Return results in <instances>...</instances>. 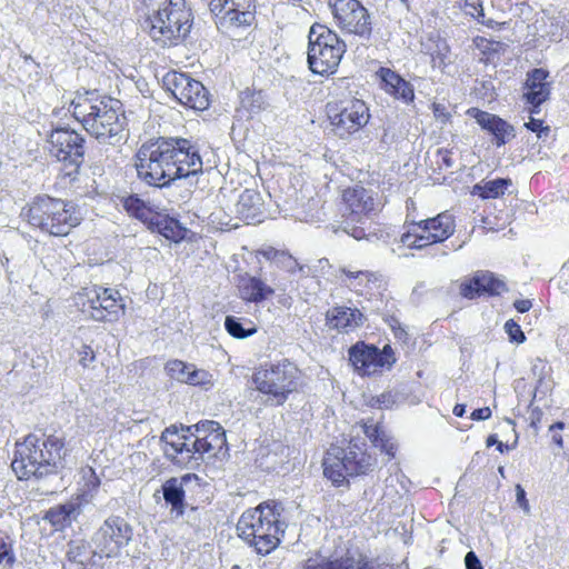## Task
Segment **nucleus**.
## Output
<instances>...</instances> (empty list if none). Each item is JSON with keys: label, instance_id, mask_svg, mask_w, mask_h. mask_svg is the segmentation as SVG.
Here are the masks:
<instances>
[{"label": "nucleus", "instance_id": "obj_1", "mask_svg": "<svg viewBox=\"0 0 569 569\" xmlns=\"http://www.w3.org/2000/svg\"><path fill=\"white\" fill-rule=\"evenodd\" d=\"M138 178L151 187L166 188L176 180L202 173L203 162L199 148L189 139H150L134 156Z\"/></svg>", "mask_w": 569, "mask_h": 569}, {"label": "nucleus", "instance_id": "obj_2", "mask_svg": "<svg viewBox=\"0 0 569 569\" xmlns=\"http://www.w3.org/2000/svg\"><path fill=\"white\" fill-rule=\"evenodd\" d=\"M142 27L162 48L182 43L190 33L193 14L186 0H139Z\"/></svg>", "mask_w": 569, "mask_h": 569}, {"label": "nucleus", "instance_id": "obj_3", "mask_svg": "<svg viewBox=\"0 0 569 569\" xmlns=\"http://www.w3.org/2000/svg\"><path fill=\"white\" fill-rule=\"evenodd\" d=\"M71 108L73 117L100 143L116 146L126 140V117L119 113V100L86 92L72 100Z\"/></svg>", "mask_w": 569, "mask_h": 569}, {"label": "nucleus", "instance_id": "obj_4", "mask_svg": "<svg viewBox=\"0 0 569 569\" xmlns=\"http://www.w3.org/2000/svg\"><path fill=\"white\" fill-rule=\"evenodd\" d=\"M63 446L59 437L30 433L17 443L12 470L19 479L57 473L62 468Z\"/></svg>", "mask_w": 569, "mask_h": 569}, {"label": "nucleus", "instance_id": "obj_5", "mask_svg": "<svg viewBox=\"0 0 569 569\" xmlns=\"http://www.w3.org/2000/svg\"><path fill=\"white\" fill-rule=\"evenodd\" d=\"M283 507L270 500L244 511L238 520V536L259 555H268L280 543L286 523L281 521Z\"/></svg>", "mask_w": 569, "mask_h": 569}, {"label": "nucleus", "instance_id": "obj_6", "mask_svg": "<svg viewBox=\"0 0 569 569\" xmlns=\"http://www.w3.org/2000/svg\"><path fill=\"white\" fill-rule=\"evenodd\" d=\"M299 378L298 368L287 359L260 367L252 375L254 389L267 396L269 406H282L289 396L297 390Z\"/></svg>", "mask_w": 569, "mask_h": 569}, {"label": "nucleus", "instance_id": "obj_7", "mask_svg": "<svg viewBox=\"0 0 569 569\" xmlns=\"http://www.w3.org/2000/svg\"><path fill=\"white\" fill-rule=\"evenodd\" d=\"M72 209L60 199L40 197L30 204L27 218L31 226L51 236L62 237L80 222Z\"/></svg>", "mask_w": 569, "mask_h": 569}, {"label": "nucleus", "instance_id": "obj_8", "mask_svg": "<svg viewBox=\"0 0 569 569\" xmlns=\"http://www.w3.org/2000/svg\"><path fill=\"white\" fill-rule=\"evenodd\" d=\"M308 63L313 73H333L346 52V43L336 32L322 24H313L309 31Z\"/></svg>", "mask_w": 569, "mask_h": 569}, {"label": "nucleus", "instance_id": "obj_9", "mask_svg": "<svg viewBox=\"0 0 569 569\" xmlns=\"http://www.w3.org/2000/svg\"><path fill=\"white\" fill-rule=\"evenodd\" d=\"M375 460L357 445L348 448L331 446L323 458V475L336 486H342L348 477L367 473Z\"/></svg>", "mask_w": 569, "mask_h": 569}, {"label": "nucleus", "instance_id": "obj_10", "mask_svg": "<svg viewBox=\"0 0 569 569\" xmlns=\"http://www.w3.org/2000/svg\"><path fill=\"white\" fill-rule=\"evenodd\" d=\"M342 200L345 220L341 230L356 240L367 238L363 224L366 219L376 211L378 204L372 191L362 186L350 187L343 190Z\"/></svg>", "mask_w": 569, "mask_h": 569}, {"label": "nucleus", "instance_id": "obj_11", "mask_svg": "<svg viewBox=\"0 0 569 569\" xmlns=\"http://www.w3.org/2000/svg\"><path fill=\"white\" fill-rule=\"evenodd\" d=\"M131 539V526L123 518L111 516L94 532L92 543L100 557H116Z\"/></svg>", "mask_w": 569, "mask_h": 569}, {"label": "nucleus", "instance_id": "obj_12", "mask_svg": "<svg viewBox=\"0 0 569 569\" xmlns=\"http://www.w3.org/2000/svg\"><path fill=\"white\" fill-rule=\"evenodd\" d=\"M338 26L348 33L369 39L372 27L368 10L358 0H328Z\"/></svg>", "mask_w": 569, "mask_h": 569}, {"label": "nucleus", "instance_id": "obj_13", "mask_svg": "<svg viewBox=\"0 0 569 569\" xmlns=\"http://www.w3.org/2000/svg\"><path fill=\"white\" fill-rule=\"evenodd\" d=\"M164 86L184 107L206 110L209 104V92L204 86L187 73L172 71L166 74Z\"/></svg>", "mask_w": 569, "mask_h": 569}, {"label": "nucleus", "instance_id": "obj_14", "mask_svg": "<svg viewBox=\"0 0 569 569\" xmlns=\"http://www.w3.org/2000/svg\"><path fill=\"white\" fill-rule=\"evenodd\" d=\"M349 360L359 375L370 376L383 368L390 369L396 357L389 345L379 349L373 345L357 342L349 349Z\"/></svg>", "mask_w": 569, "mask_h": 569}, {"label": "nucleus", "instance_id": "obj_15", "mask_svg": "<svg viewBox=\"0 0 569 569\" xmlns=\"http://www.w3.org/2000/svg\"><path fill=\"white\" fill-rule=\"evenodd\" d=\"M328 117L335 133L343 139L368 122L369 109L363 101L351 100L341 108L328 104Z\"/></svg>", "mask_w": 569, "mask_h": 569}, {"label": "nucleus", "instance_id": "obj_16", "mask_svg": "<svg viewBox=\"0 0 569 569\" xmlns=\"http://www.w3.org/2000/svg\"><path fill=\"white\" fill-rule=\"evenodd\" d=\"M50 152L59 160L68 162L77 171L83 162L84 139L74 130L56 128L49 136Z\"/></svg>", "mask_w": 569, "mask_h": 569}, {"label": "nucleus", "instance_id": "obj_17", "mask_svg": "<svg viewBox=\"0 0 569 569\" xmlns=\"http://www.w3.org/2000/svg\"><path fill=\"white\" fill-rule=\"evenodd\" d=\"M90 317L96 321H117L124 313L119 292L111 288L94 287L87 292Z\"/></svg>", "mask_w": 569, "mask_h": 569}, {"label": "nucleus", "instance_id": "obj_18", "mask_svg": "<svg viewBox=\"0 0 569 569\" xmlns=\"http://www.w3.org/2000/svg\"><path fill=\"white\" fill-rule=\"evenodd\" d=\"M160 441L163 443L164 457L169 461L180 468H191V460L188 458L192 441L190 433L172 425L162 431Z\"/></svg>", "mask_w": 569, "mask_h": 569}, {"label": "nucleus", "instance_id": "obj_19", "mask_svg": "<svg viewBox=\"0 0 569 569\" xmlns=\"http://www.w3.org/2000/svg\"><path fill=\"white\" fill-rule=\"evenodd\" d=\"M164 370L171 379L180 383L194 387H210L213 383V377L210 372L179 359L169 360Z\"/></svg>", "mask_w": 569, "mask_h": 569}, {"label": "nucleus", "instance_id": "obj_20", "mask_svg": "<svg viewBox=\"0 0 569 569\" xmlns=\"http://www.w3.org/2000/svg\"><path fill=\"white\" fill-rule=\"evenodd\" d=\"M418 228L422 234L420 239H425L427 246L443 242L455 232V219L447 212L439 213L433 218H428L418 222Z\"/></svg>", "mask_w": 569, "mask_h": 569}, {"label": "nucleus", "instance_id": "obj_21", "mask_svg": "<svg viewBox=\"0 0 569 569\" xmlns=\"http://www.w3.org/2000/svg\"><path fill=\"white\" fill-rule=\"evenodd\" d=\"M222 450H227L226 433L192 439L190 442V453L188 456L191 460L190 469L199 467L201 461L206 458L211 459L218 457Z\"/></svg>", "mask_w": 569, "mask_h": 569}, {"label": "nucleus", "instance_id": "obj_22", "mask_svg": "<svg viewBox=\"0 0 569 569\" xmlns=\"http://www.w3.org/2000/svg\"><path fill=\"white\" fill-rule=\"evenodd\" d=\"M237 217L248 224L259 223L264 218V202L261 193L254 189L243 190L234 204Z\"/></svg>", "mask_w": 569, "mask_h": 569}, {"label": "nucleus", "instance_id": "obj_23", "mask_svg": "<svg viewBox=\"0 0 569 569\" xmlns=\"http://www.w3.org/2000/svg\"><path fill=\"white\" fill-rule=\"evenodd\" d=\"M468 113L476 119L483 130L495 137L498 147L506 144L516 136L513 127L496 114L475 108L468 110Z\"/></svg>", "mask_w": 569, "mask_h": 569}, {"label": "nucleus", "instance_id": "obj_24", "mask_svg": "<svg viewBox=\"0 0 569 569\" xmlns=\"http://www.w3.org/2000/svg\"><path fill=\"white\" fill-rule=\"evenodd\" d=\"M548 78L549 71L542 68H536L527 74V92L523 93V98L533 107L531 113L537 112L536 109L549 99L551 82Z\"/></svg>", "mask_w": 569, "mask_h": 569}, {"label": "nucleus", "instance_id": "obj_25", "mask_svg": "<svg viewBox=\"0 0 569 569\" xmlns=\"http://www.w3.org/2000/svg\"><path fill=\"white\" fill-rule=\"evenodd\" d=\"M253 0H228L223 11L216 16L219 24L222 28L250 26L253 20L251 12Z\"/></svg>", "mask_w": 569, "mask_h": 569}, {"label": "nucleus", "instance_id": "obj_26", "mask_svg": "<svg viewBox=\"0 0 569 569\" xmlns=\"http://www.w3.org/2000/svg\"><path fill=\"white\" fill-rule=\"evenodd\" d=\"M81 512V502L79 498H76L50 508L44 513L43 520L48 521L56 530H63L77 521Z\"/></svg>", "mask_w": 569, "mask_h": 569}, {"label": "nucleus", "instance_id": "obj_27", "mask_svg": "<svg viewBox=\"0 0 569 569\" xmlns=\"http://www.w3.org/2000/svg\"><path fill=\"white\" fill-rule=\"evenodd\" d=\"M377 73L383 82V89L387 93L397 99H402L406 103L413 101L415 92L410 82L389 68H380Z\"/></svg>", "mask_w": 569, "mask_h": 569}, {"label": "nucleus", "instance_id": "obj_28", "mask_svg": "<svg viewBox=\"0 0 569 569\" xmlns=\"http://www.w3.org/2000/svg\"><path fill=\"white\" fill-rule=\"evenodd\" d=\"M327 323L330 328L349 332L362 325L363 315L349 307H335L327 311Z\"/></svg>", "mask_w": 569, "mask_h": 569}, {"label": "nucleus", "instance_id": "obj_29", "mask_svg": "<svg viewBox=\"0 0 569 569\" xmlns=\"http://www.w3.org/2000/svg\"><path fill=\"white\" fill-rule=\"evenodd\" d=\"M321 569H370V566L366 555L348 549L340 558L321 560Z\"/></svg>", "mask_w": 569, "mask_h": 569}, {"label": "nucleus", "instance_id": "obj_30", "mask_svg": "<svg viewBox=\"0 0 569 569\" xmlns=\"http://www.w3.org/2000/svg\"><path fill=\"white\" fill-rule=\"evenodd\" d=\"M163 499L171 506L170 513L176 518L184 515V490L181 488V481L172 477L162 485Z\"/></svg>", "mask_w": 569, "mask_h": 569}, {"label": "nucleus", "instance_id": "obj_31", "mask_svg": "<svg viewBox=\"0 0 569 569\" xmlns=\"http://www.w3.org/2000/svg\"><path fill=\"white\" fill-rule=\"evenodd\" d=\"M240 296L243 300L260 302L273 295V289L257 277L243 278L239 286Z\"/></svg>", "mask_w": 569, "mask_h": 569}, {"label": "nucleus", "instance_id": "obj_32", "mask_svg": "<svg viewBox=\"0 0 569 569\" xmlns=\"http://www.w3.org/2000/svg\"><path fill=\"white\" fill-rule=\"evenodd\" d=\"M152 223L156 226L158 232L167 239L179 241L184 237L186 229L174 218L159 216Z\"/></svg>", "mask_w": 569, "mask_h": 569}, {"label": "nucleus", "instance_id": "obj_33", "mask_svg": "<svg viewBox=\"0 0 569 569\" xmlns=\"http://www.w3.org/2000/svg\"><path fill=\"white\" fill-rule=\"evenodd\" d=\"M510 184L511 181L509 179L498 178L487 181L483 184H475L472 188V194H477L482 199H496L502 196Z\"/></svg>", "mask_w": 569, "mask_h": 569}, {"label": "nucleus", "instance_id": "obj_34", "mask_svg": "<svg viewBox=\"0 0 569 569\" xmlns=\"http://www.w3.org/2000/svg\"><path fill=\"white\" fill-rule=\"evenodd\" d=\"M96 555V548L91 550L84 540H72L68 543L67 557L72 562L86 565Z\"/></svg>", "mask_w": 569, "mask_h": 569}, {"label": "nucleus", "instance_id": "obj_35", "mask_svg": "<svg viewBox=\"0 0 569 569\" xmlns=\"http://www.w3.org/2000/svg\"><path fill=\"white\" fill-rule=\"evenodd\" d=\"M182 431L190 433L191 439L200 437H210L212 435H223L224 430L219 422L213 420H203L193 426H181Z\"/></svg>", "mask_w": 569, "mask_h": 569}, {"label": "nucleus", "instance_id": "obj_36", "mask_svg": "<svg viewBox=\"0 0 569 569\" xmlns=\"http://www.w3.org/2000/svg\"><path fill=\"white\" fill-rule=\"evenodd\" d=\"M476 286L480 293L499 295L506 290V284L500 279L496 278L491 272L480 271L476 273Z\"/></svg>", "mask_w": 569, "mask_h": 569}, {"label": "nucleus", "instance_id": "obj_37", "mask_svg": "<svg viewBox=\"0 0 569 569\" xmlns=\"http://www.w3.org/2000/svg\"><path fill=\"white\" fill-rule=\"evenodd\" d=\"M123 209L132 217L147 221L150 216V210L147 204L138 198V196L132 194L122 199Z\"/></svg>", "mask_w": 569, "mask_h": 569}, {"label": "nucleus", "instance_id": "obj_38", "mask_svg": "<svg viewBox=\"0 0 569 569\" xmlns=\"http://www.w3.org/2000/svg\"><path fill=\"white\" fill-rule=\"evenodd\" d=\"M249 327H244L239 318L233 316H227L224 320V328L228 333L237 339H244L257 332V328L251 325Z\"/></svg>", "mask_w": 569, "mask_h": 569}, {"label": "nucleus", "instance_id": "obj_39", "mask_svg": "<svg viewBox=\"0 0 569 569\" xmlns=\"http://www.w3.org/2000/svg\"><path fill=\"white\" fill-rule=\"evenodd\" d=\"M422 231L418 228V222H412L411 228L401 236L400 242L407 246L408 248L422 249L427 247L426 240L420 239Z\"/></svg>", "mask_w": 569, "mask_h": 569}, {"label": "nucleus", "instance_id": "obj_40", "mask_svg": "<svg viewBox=\"0 0 569 569\" xmlns=\"http://www.w3.org/2000/svg\"><path fill=\"white\" fill-rule=\"evenodd\" d=\"M241 103L244 108H247L251 113H257L260 110L266 108L264 96L261 91L242 92Z\"/></svg>", "mask_w": 569, "mask_h": 569}, {"label": "nucleus", "instance_id": "obj_41", "mask_svg": "<svg viewBox=\"0 0 569 569\" xmlns=\"http://www.w3.org/2000/svg\"><path fill=\"white\" fill-rule=\"evenodd\" d=\"M17 561L13 548L3 538L0 537V565L11 569Z\"/></svg>", "mask_w": 569, "mask_h": 569}, {"label": "nucleus", "instance_id": "obj_42", "mask_svg": "<svg viewBox=\"0 0 569 569\" xmlns=\"http://www.w3.org/2000/svg\"><path fill=\"white\" fill-rule=\"evenodd\" d=\"M505 330L509 336L510 341L522 343L526 340L525 333L522 332L520 326L513 320H508L505 323Z\"/></svg>", "mask_w": 569, "mask_h": 569}, {"label": "nucleus", "instance_id": "obj_43", "mask_svg": "<svg viewBox=\"0 0 569 569\" xmlns=\"http://www.w3.org/2000/svg\"><path fill=\"white\" fill-rule=\"evenodd\" d=\"M476 274L472 279L465 281L460 284V295L468 299H473L475 297L481 295L480 290H478V286H476Z\"/></svg>", "mask_w": 569, "mask_h": 569}, {"label": "nucleus", "instance_id": "obj_44", "mask_svg": "<svg viewBox=\"0 0 569 569\" xmlns=\"http://www.w3.org/2000/svg\"><path fill=\"white\" fill-rule=\"evenodd\" d=\"M339 271L347 276L349 279H355V280H359V284L362 283L363 280H366L367 282H369L371 280V278L373 277V274L369 271H362V270H351L347 267H341L339 269Z\"/></svg>", "mask_w": 569, "mask_h": 569}, {"label": "nucleus", "instance_id": "obj_45", "mask_svg": "<svg viewBox=\"0 0 569 569\" xmlns=\"http://www.w3.org/2000/svg\"><path fill=\"white\" fill-rule=\"evenodd\" d=\"M264 256L268 258V259H279V261H282L283 264L290 270L292 271L293 268L297 266V262L296 260L292 259L291 256H287L284 252H278V251H274L273 249H270L268 251L264 252Z\"/></svg>", "mask_w": 569, "mask_h": 569}, {"label": "nucleus", "instance_id": "obj_46", "mask_svg": "<svg viewBox=\"0 0 569 569\" xmlns=\"http://www.w3.org/2000/svg\"><path fill=\"white\" fill-rule=\"evenodd\" d=\"M363 432L375 443V446H378V442L382 441L383 433L378 426L365 423Z\"/></svg>", "mask_w": 569, "mask_h": 569}, {"label": "nucleus", "instance_id": "obj_47", "mask_svg": "<svg viewBox=\"0 0 569 569\" xmlns=\"http://www.w3.org/2000/svg\"><path fill=\"white\" fill-rule=\"evenodd\" d=\"M432 112L435 118L441 123H447L450 120V112L448 111L447 107L442 103L435 102L432 104Z\"/></svg>", "mask_w": 569, "mask_h": 569}, {"label": "nucleus", "instance_id": "obj_48", "mask_svg": "<svg viewBox=\"0 0 569 569\" xmlns=\"http://www.w3.org/2000/svg\"><path fill=\"white\" fill-rule=\"evenodd\" d=\"M187 515V522L196 528L201 527L200 519V510L198 507H191L189 510L184 511Z\"/></svg>", "mask_w": 569, "mask_h": 569}, {"label": "nucleus", "instance_id": "obj_49", "mask_svg": "<svg viewBox=\"0 0 569 569\" xmlns=\"http://www.w3.org/2000/svg\"><path fill=\"white\" fill-rule=\"evenodd\" d=\"M201 1L207 4V7L209 8L210 12L213 16H219L221 13V11H223V8H224L226 3L228 2V0H201Z\"/></svg>", "mask_w": 569, "mask_h": 569}, {"label": "nucleus", "instance_id": "obj_50", "mask_svg": "<svg viewBox=\"0 0 569 569\" xmlns=\"http://www.w3.org/2000/svg\"><path fill=\"white\" fill-rule=\"evenodd\" d=\"M466 569H483L481 561L473 551L467 552L465 556Z\"/></svg>", "mask_w": 569, "mask_h": 569}, {"label": "nucleus", "instance_id": "obj_51", "mask_svg": "<svg viewBox=\"0 0 569 569\" xmlns=\"http://www.w3.org/2000/svg\"><path fill=\"white\" fill-rule=\"evenodd\" d=\"M94 359H96V356H94V352L91 349V347L83 346L80 351V360H79L80 363L83 367H87V366H89L90 362L94 361Z\"/></svg>", "mask_w": 569, "mask_h": 569}, {"label": "nucleus", "instance_id": "obj_52", "mask_svg": "<svg viewBox=\"0 0 569 569\" xmlns=\"http://www.w3.org/2000/svg\"><path fill=\"white\" fill-rule=\"evenodd\" d=\"M525 126L529 130H531L533 132H537L538 137H541V132L542 131H546V132L549 131L548 128H542V121L541 120H538V119H535V118H530V120Z\"/></svg>", "mask_w": 569, "mask_h": 569}, {"label": "nucleus", "instance_id": "obj_53", "mask_svg": "<svg viewBox=\"0 0 569 569\" xmlns=\"http://www.w3.org/2000/svg\"><path fill=\"white\" fill-rule=\"evenodd\" d=\"M491 417V410L489 407L479 408L472 411L471 419L472 420H487Z\"/></svg>", "mask_w": 569, "mask_h": 569}, {"label": "nucleus", "instance_id": "obj_54", "mask_svg": "<svg viewBox=\"0 0 569 569\" xmlns=\"http://www.w3.org/2000/svg\"><path fill=\"white\" fill-rule=\"evenodd\" d=\"M516 490H517V502L520 505V507H522L526 511H528L529 507H528V501L526 499L525 490L519 485L517 486Z\"/></svg>", "mask_w": 569, "mask_h": 569}, {"label": "nucleus", "instance_id": "obj_55", "mask_svg": "<svg viewBox=\"0 0 569 569\" xmlns=\"http://www.w3.org/2000/svg\"><path fill=\"white\" fill-rule=\"evenodd\" d=\"M513 306L517 309V311L523 313V312H527L532 307V303L528 299H521V300H516Z\"/></svg>", "mask_w": 569, "mask_h": 569}, {"label": "nucleus", "instance_id": "obj_56", "mask_svg": "<svg viewBox=\"0 0 569 569\" xmlns=\"http://www.w3.org/2000/svg\"><path fill=\"white\" fill-rule=\"evenodd\" d=\"M377 402L380 405V407H390L395 401L392 399L391 393H382L377 398Z\"/></svg>", "mask_w": 569, "mask_h": 569}, {"label": "nucleus", "instance_id": "obj_57", "mask_svg": "<svg viewBox=\"0 0 569 569\" xmlns=\"http://www.w3.org/2000/svg\"><path fill=\"white\" fill-rule=\"evenodd\" d=\"M377 447H380L381 450L386 451L387 455H389L390 457H393L395 456V447L392 443H390L388 440H385L382 438V441H379L378 442V446Z\"/></svg>", "mask_w": 569, "mask_h": 569}, {"label": "nucleus", "instance_id": "obj_58", "mask_svg": "<svg viewBox=\"0 0 569 569\" xmlns=\"http://www.w3.org/2000/svg\"><path fill=\"white\" fill-rule=\"evenodd\" d=\"M440 153H441V159H442V162L445 163V166L447 168L453 167V160L451 158V152L448 150H445V151H440Z\"/></svg>", "mask_w": 569, "mask_h": 569}, {"label": "nucleus", "instance_id": "obj_59", "mask_svg": "<svg viewBox=\"0 0 569 569\" xmlns=\"http://www.w3.org/2000/svg\"><path fill=\"white\" fill-rule=\"evenodd\" d=\"M473 12H470L473 17L477 18L478 21L486 23L483 8L479 4V7H473Z\"/></svg>", "mask_w": 569, "mask_h": 569}, {"label": "nucleus", "instance_id": "obj_60", "mask_svg": "<svg viewBox=\"0 0 569 569\" xmlns=\"http://www.w3.org/2000/svg\"><path fill=\"white\" fill-rule=\"evenodd\" d=\"M193 479L198 480V476L196 473H187L181 478H178V481H181V488H183L184 485H187L189 481Z\"/></svg>", "mask_w": 569, "mask_h": 569}, {"label": "nucleus", "instance_id": "obj_61", "mask_svg": "<svg viewBox=\"0 0 569 569\" xmlns=\"http://www.w3.org/2000/svg\"><path fill=\"white\" fill-rule=\"evenodd\" d=\"M307 569H321V561L318 562L317 560L308 559L306 562Z\"/></svg>", "mask_w": 569, "mask_h": 569}, {"label": "nucleus", "instance_id": "obj_62", "mask_svg": "<svg viewBox=\"0 0 569 569\" xmlns=\"http://www.w3.org/2000/svg\"><path fill=\"white\" fill-rule=\"evenodd\" d=\"M466 412V406L465 405H456L453 408V415L457 417H462Z\"/></svg>", "mask_w": 569, "mask_h": 569}, {"label": "nucleus", "instance_id": "obj_63", "mask_svg": "<svg viewBox=\"0 0 569 569\" xmlns=\"http://www.w3.org/2000/svg\"><path fill=\"white\" fill-rule=\"evenodd\" d=\"M499 442V440L497 439L496 435H490L488 438H487V447H491L493 445L497 446V443Z\"/></svg>", "mask_w": 569, "mask_h": 569}, {"label": "nucleus", "instance_id": "obj_64", "mask_svg": "<svg viewBox=\"0 0 569 569\" xmlns=\"http://www.w3.org/2000/svg\"><path fill=\"white\" fill-rule=\"evenodd\" d=\"M497 450L503 453L505 451L510 450V447L501 441L497 443Z\"/></svg>", "mask_w": 569, "mask_h": 569}]
</instances>
